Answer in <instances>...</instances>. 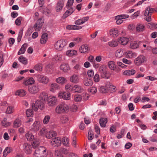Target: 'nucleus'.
<instances>
[{"instance_id":"nucleus-1","label":"nucleus","mask_w":157,"mask_h":157,"mask_svg":"<svg viewBox=\"0 0 157 157\" xmlns=\"http://www.w3.org/2000/svg\"><path fill=\"white\" fill-rule=\"evenodd\" d=\"M69 109V106L65 102H63L58 105L55 109V112L58 114H61L66 112Z\"/></svg>"},{"instance_id":"nucleus-2","label":"nucleus","mask_w":157,"mask_h":157,"mask_svg":"<svg viewBox=\"0 0 157 157\" xmlns=\"http://www.w3.org/2000/svg\"><path fill=\"white\" fill-rule=\"evenodd\" d=\"M47 155L46 149L43 146L36 148L33 154L34 157H46Z\"/></svg>"},{"instance_id":"nucleus-3","label":"nucleus","mask_w":157,"mask_h":157,"mask_svg":"<svg viewBox=\"0 0 157 157\" xmlns=\"http://www.w3.org/2000/svg\"><path fill=\"white\" fill-rule=\"evenodd\" d=\"M67 44L66 41L63 40H59L55 44L54 48L56 49L58 51L62 50L63 48Z\"/></svg>"},{"instance_id":"nucleus-4","label":"nucleus","mask_w":157,"mask_h":157,"mask_svg":"<svg viewBox=\"0 0 157 157\" xmlns=\"http://www.w3.org/2000/svg\"><path fill=\"white\" fill-rule=\"evenodd\" d=\"M32 106L34 110L37 111L38 109H42L44 107V105L43 102L38 100L36 101L35 104H32Z\"/></svg>"},{"instance_id":"nucleus-5","label":"nucleus","mask_w":157,"mask_h":157,"mask_svg":"<svg viewBox=\"0 0 157 157\" xmlns=\"http://www.w3.org/2000/svg\"><path fill=\"white\" fill-rule=\"evenodd\" d=\"M57 99L56 97L53 96H50L48 98V105L49 107L55 106L57 104Z\"/></svg>"},{"instance_id":"nucleus-6","label":"nucleus","mask_w":157,"mask_h":157,"mask_svg":"<svg viewBox=\"0 0 157 157\" xmlns=\"http://www.w3.org/2000/svg\"><path fill=\"white\" fill-rule=\"evenodd\" d=\"M146 61L145 57L144 55H141L139 56L135 59L134 63L136 65L140 66Z\"/></svg>"},{"instance_id":"nucleus-7","label":"nucleus","mask_w":157,"mask_h":157,"mask_svg":"<svg viewBox=\"0 0 157 157\" xmlns=\"http://www.w3.org/2000/svg\"><path fill=\"white\" fill-rule=\"evenodd\" d=\"M50 144L53 147L60 146L61 144L60 138L59 137L52 138L51 140Z\"/></svg>"},{"instance_id":"nucleus-8","label":"nucleus","mask_w":157,"mask_h":157,"mask_svg":"<svg viewBox=\"0 0 157 157\" xmlns=\"http://www.w3.org/2000/svg\"><path fill=\"white\" fill-rule=\"evenodd\" d=\"M37 80L40 83L47 84L49 82V79L47 76L44 75H38L37 76Z\"/></svg>"},{"instance_id":"nucleus-9","label":"nucleus","mask_w":157,"mask_h":157,"mask_svg":"<svg viewBox=\"0 0 157 157\" xmlns=\"http://www.w3.org/2000/svg\"><path fill=\"white\" fill-rule=\"evenodd\" d=\"M108 66L109 68L111 70H113L117 72L120 71L121 69L116 65L115 62L113 61H111L108 63Z\"/></svg>"},{"instance_id":"nucleus-10","label":"nucleus","mask_w":157,"mask_h":157,"mask_svg":"<svg viewBox=\"0 0 157 157\" xmlns=\"http://www.w3.org/2000/svg\"><path fill=\"white\" fill-rule=\"evenodd\" d=\"M23 149L24 152L27 154H30L32 152V147L31 145L27 143L23 144Z\"/></svg>"},{"instance_id":"nucleus-11","label":"nucleus","mask_w":157,"mask_h":157,"mask_svg":"<svg viewBox=\"0 0 157 157\" xmlns=\"http://www.w3.org/2000/svg\"><path fill=\"white\" fill-rule=\"evenodd\" d=\"M71 94L69 92L60 91L58 94V97L65 100H69L71 98Z\"/></svg>"},{"instance_id":"nucleus-12","label":"nucleus","mask_w":157,"mask_h":157,"mask_svg":"<svg viewBox=\"0 0 157 157\" xmlns=\"http://www.w3.org/2000/svg\"><path fill=\"white\" fill-rule=\"evenodd\" d=\"M40 122L38 121H36L31 127L30 130L34 132H37L40 128Z\"/></svg>"},{"instance_id":"nucleus-13","label":"nucleus","mask_w":157,"mask_h":157,"mask_svg":"<svg viewBox=\"0 0 157 157\" xmlns=\"http://www.w3.org/2000/svg\"><path fill=\"white\" fill-rule=\"evenodd\" d=\"M40 87L38 84H35L32 86L29 87V90L32 94H36L39 91Z\"/></svg>"},{"instance_id":"nucleus-14","label":"nucleus","mask_w":157,"mask_h":157,"mask_svg":"<svg viewBox=\"0 0 157 157\" xmlns=\"http://www.w3.org/2000/svg\"><path fill=\"white\" fill-rule=\"evenodd\" d=\"M43 21L42 18H40L36 21L34 25V28L36 31H39L41 28L43 23Z\"/></svg>"},{"instance_id":"nucleus-15","label":"nucleus","mask_w":157,"mask_h":157,"mask_svg":"<svg viewBox=\"0 0 157 157\" xmlns=\"http://www.w3.org/2000/svg\"><path fill=\"white\" fill-rule=\"evenodd\" d=\"M64 0H60L58 2L56 6V10L57 12H59L62 9L63 6Z\"/></svg>"},{"instance_id":"nucleus-16","label":"nucleus","mask_w":157,"mask_h":157,"mask_svg":"<svg viewBox=\"0 0 157 157\" xmlns=\"http://www.w3.org/2000/svg\"><path fill=\"white\" fill-rule=\"evenodd\" d=\"M128 38L123 36L119 38L118 39L119 42L123 45H126L128 43Z\"/></svg>"},{"instance_id":"nucleus-17","label":"nucleus","mask_w":157,"mask_h":157,"mask_svg":"<svg viewBox=\"0 0 157 157\" xmlns=\"http://www.w3.org/2000/svg\"><path fill=\"white\" fill-rule=\"evenodd\" d=\"M73 91L75 92L80 93L83 91V89L80 86L76 85L73 86Z\"/></svg>"},{"instance_id":"nucleus-18","label":"nucleus","mask_w":157,"mask_h":157,"mask_svg":"<svg viewBox=\"0 0 157 157\" xmlns=\"http://www.w3.org/2000/svg\"><path fill=\"white\" fill-rule=\"evenodd\" d=\"M35 80L33 78H26L23 82V84L26 86L31 85L34 83Z\"/></svg>"},{"instance_id":"nucleus-19","label":"nucleus","mask_w":157,"mask_h":157,"mask_svg":"<svg viewBox=\"0 0 157 157\" xmlns=\"http://www.w3.org/2000/svg\"><path fill=\"white\" fill-rule=\"evenodd\" d=\"M50 91L54 92L56 90L59 88V85L56 83H52L49 86Z\"/></svg>"},{"instance_id":"nucleus-20","label":"nucleus","mask_w":157,"mask_h":157,"mask_svg":"<svg viewBox=\"0 0 157 157\" xmlns=\"http://www.w3.org/2000/svg\"><path fill=\"white\" fill-rule=\"evenodd\" d=\"M109 33L110 35L114 37H116L119 34V31L117 28L110 29Z\"/></svg>"},{"instance_id":"nucleus-21","label":"nucleus","mask_w":157,"mask_h":157,"mask_svg":"<svg viewBox=\"0 0 157 157\" xmlns=\"http://www.w3.org/2000/svg\"><path fill=\"white\" fill-rule=\"evenodd\" d=\"M56 82L59 84H63L65 83L67 81L66 78L63 77H60L57 78L56 80Z\"/></svg>"},{"instance_id":"nucleus-22","label":"nucleus","mask_w":157,"mask_h":157,"mask_svg":"<svg viewBox=\"0 0 157 157\" xmlns=\"http://www.w3.org/2000/svg\"><path fill=\"white\" fill-rule=\"evenodd\" d=\"M145 26L144 25L138 24L137 25L136 27V31L138 32H142L145 30Z\"/></svg>"},{"instance_id":"nucleus-23","label":"nucleus","mask_w":157,"mask_h":157,"mask_svg":"<svg viewBox=\"0 0 157 157\" xmlns=\"http://www.w3.org/2000/svg\"><path fill=\"white\" fill-rule=\"evenodd\" d=\"M48 98L47 94L45 92L40 93L39 97V100L44 102Z\"/></svg>"},{"instance_id":"nucleus-24","label":"nucleus","mask_w":157,"mask_h":157,"mask_svg":"<svg viewBox=\"0 0 157 157\" xmlns=\"http://www.w3.org/2000/svg\"><path fill=\"white\" fill-rule=\"evenodd\" d=\"M77 54V52L74 50H70L67 51L66 52V55L69 57H72L74 56H76Z\"/></svg>"},{"instance_id":"nucleus-25","label":"nucleus","mask_w":157,"mask_h":157,"mask_svg":"<svg viewBox=\"0 0 157 157\" xmlns=\"http://www.w3.org/2000/svg\"><path fill=\"white\" fill-rule=\"evenodd\" d=\"M56 132L54 131H51L47 132L46 134V137L48 139H50L52 137L56 136Z\"/></svg>"},{"instance_id":"nucleus-26","label":"nucleus","mask_w":157,"mask_h":157,"mask_svg":"<svg viewBox=\"0 0 157 157\" xmlns=\"http://www.w3.org/2000/svg\"><path fill=\"white\" fill-rule=\"evenodd\" d=\"M59 68L60 70L64 72H67L70 69L69 65L66 63H63L61 65Z\"/></svg>"},{"instance_id":"nucleus-27","label":"nucleus","mask_w":157,"mask_h":157,"mask_svg":"<svg viewBox=\"0 0 157 157\" xmlns=\"http://www.w3.org/2000/svg\"><path fill=\"white\" fill-rule=\"evenodd\" d=\"M28 46L27 44L25 43L23 44L21 46L19 51L18 52V55H21L24 54L25 50L27 48Z\"/></svg>"},{"instance_id":"nucleus-28","label":"nucleus","mask_w":157,"mask_h":157,"mask_svg":"<svg viewBox=\"0 0 157 157\" xmlns=\"http://www.w3.org/2000/svg\"><path fill=\"white\" fill-rule=\"evenodd\" d=\"M48 39V36L47 33H44L42 35L40 40V42L41 44H45Z\"/></svg>"},{"instance_id":"nucleus-29","label":"nucleus","mask_w":157,"mask_h":157,"mask_svg":"<svg viewBox=\"0 0 157 157\" xmlns=\"http://www.w3.org/2000/svg\"><path fill=\"white\" fill-rule=\"evenodd\" d=\"M139 45L138 41H133L130 43V47L132 49H136L139 47Z\"/></svg>"},{"instance_id":"nucleus-30","label":"nucleus","mask_w":157,"mask_h":157,"mask_svg":"<svg viewBox=\"0 0 157 157\" xmlns=\"http://www.w3.org/2000/svg\"><path fill=\"white\" fill-rule=\"evenodd\" d=\"M21 124V122L20 119H16L14 121L13 126L14 128L19 127Z\"/></svg>"},{"instance_id":"nucleus-31","label":"nucleus","mask_w":157,"mask_h":157,"mask_svg":"<svg viewBox=\"0 0 157 157\" xmlns=\"http://www.w3.org/2000/svg\"><path fill=\"white\" fill-rule=\"evenodd\" d=\"M26 94V92L24 90L21 89L17 90L15 93L16 95H18L21 97L24 96Z\"/></svg>"},{"instance_id":"nucleus-32","label":"nucleus","mask_w":157,"mask_h":157,"mask_svg":"<svg viewBox=\"0 0 157 157\" xmlns=\"http://www.w3.org/2000/svg\"><path fill=\"white\" fill-rule=\"evenodd\" d=\"M136 54L135 52H133L131 51H128L127 52L126 56L128 58H132L136 57Z\"/></svg>"},{"instance_id":"nucleus-33","label":"nucleus","mask_w":157,"mask_h":157,"mask_svg":"<svg viewBox=\"0 0 157 157\" xmlns=\"http://www.w3.org/2000/svg\"><path fill=\"white\" fill-rule=\"evenodd\" d=\"M84 84L86 86H90L92 85L93 81L92 80L87 78L84 81Z\"/></svg>"},{"instance_id":"nucleus-34","label":"nucleus","mask_w":157,"mask_h":157,"mask_svg":"<svg viewBox=\"0 0 157 157\" xmlns=\"http://www.w3.org/2000/svg\"><path fill=\"white\" fill-rule=\"evenodd\" d=\"M107 122V119L106 118H101L100 120V125L102 127H104L106 126Z\"/></svg>"},{"instance_id":"nucleus-35","label":"nucleus","mask_w":157,"mask_h":157,"mask_svg":"<svg viewBox=\"0 0 157 157\" xmlns=\"http://www.w3.org/2000/svg\"><path fill=\"white\" fill-rule=\"evenodd\" d=\"M34 69L38 71H41L43 69L42 64L40 63H37L34 66Z\"/></svg>"},{"instance_id":"nucleus-36","label":"nucleus","mask_w":157,"mask_h":157,"mask_svg":"<svg viewBox=\"0 0 157 157\" xmlns=\"http://www.w3.org/2000/svg\"><path fill=\"white\" fill-rule=\"evenodd\" d=\"M123 54V51L121 49L117 50L115 52L116 57L118 58L121 57Z\"/></svg>"},{"instance_id":"nucleus-37","label":"nucleus","mask_w":157,"mask_h":157,"mask_svg":"<svg viewBox=\"0 0 157 157\" xmlns=\"http://www.w3.org/2000/svg\"><path fill=\"white\" fill-rule=\"evenodd\" d=\"M2 125L4 127L6 128L7 127L10 126L11 123L7 121V119L4 118L1 122Z\"/></svg>"},{"instance_id":"nucleus-38","label":"nucleus","mask_w":157,"mask_h":157,"mask_svg":"<svg viewBox=\"0 0 157 157\" xmlns=\"http://www.w3.org/2000/svg\"><path fill=\"white\" fill-rule=\"evenodd\" d=\"M80 52L81 53H85L88 50V47L86 45H82L79 48Z\"/></svg>"},{"instance_id":"nucleus-39","label":"nucleus","mask_w":157,"mask_h":157,"mask_svg":"<svg viewBox=\"0 0 157 157\" xmlns=\"http://www.w3.org/2000/svg\"><path fill=\"white\" fill-rule=\"evenodd\" d=\"M25 136L28 141H32L34 139V136L29 132H27L25 135Z\"/></svg>"},{"instance_id":"nucleus-40","label":"nucleus","mask_w":157,"mask_h":157,"mask_svg":"<svg viewBox=\"0 0 157 157\" xmlns=\"http://www.w3.org/2000/svg\"><path fill=\"white\" fill-rule=\"evenodd\" d=\"M70 81L74 83H77L79 82V79L77 75H73L71 77Z\"/></svg>"},{"instance_id":"nucleus-41","label":"nucleus","mask_w":157,"mask_h":157,"mask_svg":"<svg viewBox=\"0 0 157 157\" xmlns=\"http://www.w3.org/2000/svg\"><path fill=\"white\" fill-rule=\"evenodd\" d=\"M18 60L20 62L25 65L26 64L28 63L27 59L22 56H21L19 57Z\"/></svg>"},{"instance_id":"nucleus-42","label":"nucleus","mask_w":157,"mask_h":157,"mask_svg":"<svg viewBox=\"0 0 157 157\" xmlns=\"http://www.w3.org/2000/svg\"><path fill=\"white\" fill-rule=\"evenodd\" d=\"M108 44L109 46L111 47H115L118 45V42L116 40H112L109 41L108 42Z\"/></svg>"},{"instance_id":"nucleus-43","label":"nucleus","mask_w":157,"mask_h":157,"mask_svg":"<svg viewBox=\"0 0 157 157\" xmlns=\"http://www.w3.org/2000/svg\"><path fill=\"white\" fill-rule=\"evenodd\" d=\"M50 119V117L48 115H46L43 120V123L44 124H47L49 123Z\"/></svg>"},{"instance_id":"nucleus-44","label":"nucleus","mask_w":157,"mask_h":157,"mask_svg":"<svg viewBox=\"0 0 157 157\" xmlns=\"http://www.w3.org/2000/svg\"><path fill=\"white\" fill-rule=\"evenodd\" d=\"M63 144L65 146H69V140L66 137L62 138Z\"/></svg>"},{"instance_id":"nucleus-45","label":"nucleus","mask_w":157,"mask_h":157,"mask_svg":"<svg viewBox=\"0 0 157 157\" xmlns=\"http://www.w3.org/2000/svg\"><path fill=\"white\" fill-rule=\"evenodd\" d=\"M101 76L104 78H108L110 76V74L106 70H105L101 75Z\"/></svg>"},{"instance_id":"nucleus-46","label":"nucleus","mask_w":157,"mask_h":157,"mask_svg":"<svg viewBox=\"0 0 157 157\" xmlns=\"http://www.w3.org/2000/svg\"><path fill=\"white\" fill-rule=\"evenodd\" d=\"M74 11L73 9L71 8L66 11L65 13L63 14V17H66L68 16L71 14Z\"/></svg>"},{"instance_id":"nucleus-47","label":"nucleus","mask_w":157,"mask_h":157,"mask_svg":"<svg viewBox=\"0 0 157 157\" xmlns=\"http://www.w3.org/2000/svg\"><path fill=\"white\" fill-rule=\"evenodd\" d=\"M108 90L109 88H113V90H115L116 89V87L112 85L109 82H107L105 83V86Z\"/></svg>"},{"instance_id":"nucleus-48","label":"nucleus","mask_w":157,"mask_h":157,"mask_svg":"<svg viewBox=\"0 0 157 157\" xmlns=\"http://www.w3.org/2000/svg\"><path fill=\"white\" fill-rule=\"evenodd\" d=\"M148 28L150 29H154L157 28V24L153 23H149L147 25Z\"/></svg>"},{"instance_id":"nucleus-49","label":"nucleus","mask_w":157,"mask_h":157,"mask_svg":"<svg viewBox=\"0 0 157 157\" xmlns=\"http://www.w3.org/2000/svg\"><path fill=\"white\" fill-rule=\"evenodd\" d=\"M54 155L55 157H63V154H62L59 149L55 151Z\"/></svg>"},{"instance_id":"nucleus-50","label":"nucleus","mask_w":157,"mask_h":157,"mask_svg":"<svg viewBox=\"0 0 157 157\" xmlns=\"http://www.w3.org/2000/svg\"><path fill=\"white\" fill-rule=\"evenodd\" d=\"M12 151V150L10 147H7L4 150L3 152V156H6L8 154L10 153Z\"/></svg>"},{"instance_id":"nucleus-51","label":"nucleus","mask_w":157,"mask_h":157,"mask_svg":"<svg viewBox=\"0 0 157 157\" xmlns=\"http://www.w3.org/2000/svg\"><path fill=\"white\" fill-rule=\"evenodd\" d=\"M14 111L13 107L12 106H9L6 110V113L10 114L12 113Z\"/></svg>"},{"instance_id":"nucleus-52","label":"nucleus","mask_w":157,"mask_h":157,"mask_svg":"<svg viewBox=\"0 0 157 157\" xmlns=\"http://www.w3.org/2000/svg\"><path fill=\"white\" fill-rule=\"evenodd\" d=\"M52 66L50 65H47L46 67V70L48 73H51L52 72Z\"/></svg>"},{"instance_id":"nucleus-53","label":"nucleus","mask_w":157,"mask_h":157,"mask_svg":"<svg viewBox=\"0 0 157 157\" xmlns=\"http://www.w3.org/2000/svg\"><path fill=\"white\" fill-rule=\"evenodd\" d=\"M99 90L100 92L102 93H105L108 92L107 89L105 86H101L99 89Z\"/></svg>"},{"instance_id":"nucleus-54","label":"nucleus","mask_w":157,"mask_h":157,"mask_svg":"<svg viewBox=\"0 0 157 157\" xmlns=\"http://www.w3.org/2000/svg\"><path fill=\"white\" fill-rule=\"evenodd\" d=\"M88 91L92 94H95L97 92V90L96 87L93 86L89 88Z\"/></svg>"},{"instance_id":"nucleus-55","label":"nucleus","mask_w":157,"mask_h":157,"mask_svg":"<svg viewBox=\"0 0 157 157\" xmlns=\"http://www.w3.org/2000/svg\"><path fill=\"white\" fill-rule=\"evenodd\" d=\"M60 121L62 123L65 124L68 121V118L66 116H62L60 118Z\"/></svg>"},{"instance_id":"nucleus-56","label":"nucleus","mask_w":157,"mask_h":157,"mask_svg":"<svg viewBox=\"0 0 157 157\" xmlns=\"http://www.w3.org/2000/svg\"><path fill=\"white\" fill-rule=\"evenodd\" d=\"M39 140L38 139L35 140L32 144L33 147L35 148L39 146Z\"/></svg>"},{"instance_id":"nucleus-57","label":"nucleus","mask_w":157,"mask_h":157,"mask_svg":"<svg viewBox=\"0 0 157 157\" xmlns=\"http://www.w3.org/2000/svg\"><path fill=\"white\" fill-rule=\"evenodd\" d=\"M154 9L153 8H150L148 7H147V9L145 12V14H149L151 15V13L153 12Z\"/></svg>"},{"instance_id":"nucleus-58","label":"nucleus","mask_w":157,"mask_h":157,"mask_svg":"<svg viewBox=\"0 0 157 157\" xmlns=\"http://www.w3.org/2000/svg\"><path fill=\"white\" fill-rule=\"evenodd\" d=\"M115 19L116 20V23L118 25L121 24L123 22V20L118 17V16L115 17Z\"/></svg>"},{"instance_id":"nucleus-59","label":"nucleus","mask_w":157,"mask_h":157,"mask_svg":"<svg viewBox=\"0 0 157 157\" xmlns=\"http://www.w3.org/2000/svg\"><path fill=\"white\" fill-rule=\"evenodd\" d=\"M75 101L76 102H79L82 100L81 96L79 94H76L75 95L74 97Z\"/></svg>"},{"instance_id":"nucleus-60","label":"nucleus","mask_w":157,"mask_h":157,"mask_svg":"<svg viewBox=\"0 0 157 157\" xmlns=\"http://www.w3.org/2000/svg\"><path fill=\"white\" fill-rule=\"evenodd\" d=\"M22 19L21 17H18L15 20V24L17 25H20L21 24V21Z\"/></svg>"},{"instance_id":"nucleus-61","label":"nucleus","mask_w":157,"mask_h":157,"mask_svg":"<svg viewBox=\"0 0 157 157\" xmlns=\"http://www.w3.org/2000/svg\"><path fill=\"white\" fill-rule=\"evenodd\" d=\"M74 0H68L67 3L66 7L67 8L71 6L74 3Z\"/></svg>"},{"instance_id":"nucleus-62","label":"nucleus","mask_w":157,"mask_h":157,"mask_svg":"<svg viewBox=\"0 0 157 157\" xmlns=\"http://www.w3.org/2000/svg\"><path fill=\"white\" fill-rule=\"evenodd\" d=\"M33 114V111L31 109H27L26 112V114L27 117H31Z\"/></svg>"},{"instance_id":"nucleus-63","label":"nucleus","mask_w":157,"mask_h":157,"mask_svg":"<svg viewBox=\"0 0 157 157\" xmlns=\"http://www.w3.org/2000/svg\"><path fill=\"white\" fill-rule=\"evenodd\" d=\"M100 77L99 75L98 74H96L94 75V80L95 82H98L100 81Z\"/></svg>"},{"instance_id":"nucleus-64","label":"nucleus","mask_w":157,"mask_h":157,"mask_svg":"<svg viewBox=\"0 0 157 157\" xmlns=\"http://www.w3.org/2000/svg\"><path fill=\"white\" fill-rule=\"evenodd\" d=\"M73 86H71L69 84H67L65 85V89L66 90H69L70 91H73Z\"/></svg>"}]
</instances>
